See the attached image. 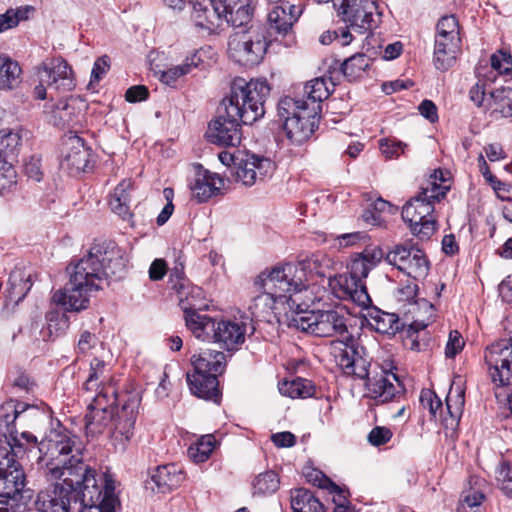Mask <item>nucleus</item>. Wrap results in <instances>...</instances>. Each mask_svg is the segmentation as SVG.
Wrapping results in <instances>:
<instances>
[{
    "label": "nucleus",
    "instance_id": "nucleus-1",
    "mask_svg": "<svg viewBox=\"0 0 512 512\" xmlns=\"http://www.w3.org/2000/svg\"><path fill=\"white\" fill-rule=\"evenodd\" d=\"M347 318L337 309L295 312L289 321V327L310 333L317 337H340L330 343V354L346 375L365 380L367 395L377 403L390 401L396 393L394 381H398L392 372V362L380 367V374L370 376V359L358 340L349 334Z\"/></svg>",
    "mask_w": 512,
    "mask_h": 512
},
{
    "label": "nucleus",
    "instance_id": "nucleus-2",
    "mask_svg": "<svg viewBox=\"0 0 512 512\" xmlns=\"http://www.w3.org/2000/svg\"><path fill=\"white\" fill-rule=\"evenodd\" d=\"M77 437L61 425L51 429L38 445L46 459L47 476L60 480L41 490L35 500L40 512H69L72 503H78L80 491L91 471L83 462Z\"/></svg>",
    "mask_w": 512,
    "mask_h": 512
},
{
    "label": "nucleus",
    "instance_id": "nucleus-3",
    "mask_svg": "<svg viewBox=\"0 0 512 512\" xmlns=\"http://www.w3.org/2000/svg\"><path fill=\"white\" fill-rule=\"evenodd\" d=\"M269 93L265 80L234 79L230 95L223 100L224 114L208 125L207 140L218 146H238L242 140L241 125H251L264 116V102Z\"/></svg>",
    "mask_w": 512,
    "mask_h": 512
},
{
    "label": "nucleus",
    "instance_id": "nucleus-4",
    "mask_svg": "<svg viewBox=\"0 0 512 512\" xmlns=\"http://www.w3.org/2000/svg\"><path fill=\"white\" fill-rule=\"evenodd\" d=\"M35 407L26 403L9 400L0 406V435L6 440L0 446V512H18L21 506V491L25 475L16 460L26 451L15 428V421Z\"/></svg>",
    "mask_w": 512,
    "mask_h": 512
},
{
    "label": "nucleus",
    "instance_id": "nucleus-5",
    "mask_svg": "<svg viewBox=\"0 0 512 512\" xmlns=\"http://www.w3.org/2000/svg\"><path fill=\"white\" fill-rule=\"evenodd\" d=\"M125 269L123 250L112 241H103L91 246L74 265L70 276L76 285L84 284L96 292L103 289L109 278H122Z\"/></svg>",
    "mask_w": 512,
    "mask_h": 512
},
{
    "label": "nucleus",
    "instance_id": "nucleus-6",
    "mask_svg": "<svg viewBox=\"0 0 512 512\" xmlns=\"http://www.w3.org/2000/svg\"><path fill=\"white\" fill-rule=\"evenodd\" d=\"M304 268L295 263L276 265L266 269L255 279L254 285L276 298L291 313L303 312L309 304L302 301L301 293L306 290Z\"/></svg>",
    "mask_w": 512,
    "mask_h": 512
},
{
    "label": "nucleus",
    "instance_id": "nucleus-7",
    "mask_svg": "<svg viewBox=\"0 0 512 512\" xmlns=\"http://www.w3.org/2000/svg\"><path fill=\"white\" fill-rule=\"evenodd\" d=\"M448 190L449 185L445 184L442 171H436L434 180L403 206L402 219L408 223L411 233L420 240H428L435 233L434 204L443 199Z\"/></svg>",
    "mask_w": 512,
    "mask_h": 512
},
{
    "label": "nucleus",
    "instance_id": "nucleus-8",
    "mask_svg": "<svg viewBox=\"0 0 512 512\" xmlns=\"http://www.w3.org/2000/svg\"><path fill=\"white\" fill-rule=\"evenodd\" d=\"M138 407L139 399L137 396H130L116 415L109 412L89 410L85 416L87 435L94 437L108 429L111 433L113 445L120 450H124L133 436Z\"/></svg>",
    "mask_w": 512,
    "mask_h": 512
},
{
    "label": "nucleus",
    "instance_id": "nucleus-9",
    "mask_svg": "<svg viewBox=\"0 0 512 512\" xmlns=\"http://www.w3.org/2000/svg\"><path fill=\"white\" fill-rule=\"evenodd\" d=\"M193 372L187 373L191 393L198 398L219 402L218 375L226 366L225 354L221 351L203 349L191 357Z\"/></svg>",
    "mask_w": 512,
    "mask_h": 512
},
{
    "label": "nucleus",
    "instance_id": "nucleus-10",
    "mask_svg": "<svg viewBox=\"0 0 512 512\" xmlns=\"http://www.w3.org/2000/svg\"><path fill=\"white\" fill-rule=\"evenodd\" d=\"M278 116L284 121L283 129L292 144L301 145L314 133L321 105L310 107L307 101L284 97L278 103Z\"/></svg>",
    "mask_w": 512,
    "mask_h": 512
},
{
    "label": "nucleus",
    "instance_id": "nucleus-11",
    "mask_svg": "<svg viewBox=\"0 0 512 512\" xmlns=\"http://www.w3.org/2000/svg\"><path fill=\"white\" fill-rule=\"evenodd\" d=\"M268 48L265 29L251 26L233 33L228 40L229 57L239 65L252 67L259 64Z\"/></svg>",
    "mask_w": 512,
    "mask_h": 512
},
{
    "label": "nucleus",
    "instance_id": "nucleus-12",
    "mask_svg": "<svg viewBox=\"0 0 512 512\" xmlns=\"http://www.w3.org/2000/svg\"><path fill=\"white\" fill-rule=\"evenodd\" d=\"M465 403L464 381L461 376L454 377L446 397V415L442 416V402L435 392L426 389L421 392L420 404L428 409L431 416L439 418L446 429L455 430L459 424Z\"/></svg>",
    "mask_w": 512,
    "mask_h": 512
},
{
    "label": "nucleus",
    "instance_id": "nucleus-13",
    "mask_svg": "<svg viewBox=\"0 0 512 512\" xmlns=\"http://www.w3.org/2000/svg\"><path fill=\"white\" fill-rule=\"evenodd\" d=\"M115 488L110 475L102 474L96 478L95 470L91 469L79 494V512H115L118 504Z\"/></svg>",
    "mask_w": 512,
    "mask_h": 512
},
{
    "label": "nucleus",
    "instance_id": "nucleus-14",
    "mask_svg": "<svg viewBox=\"0 0 512 512\" xmlns=\"http://www.w3.org/2000/svg\"><path fill=\"white\" fill-rule=\"evenodd\" d=\"M170 282L172 288L177 292L179 305L184 312L186 327L192 333L191 322H195L193 326H201L209 317L200 313L209 307L205 293L201 287L192 285L185 279L182 270L178 268H175L170 274Z\"/></svg>",
    "mask_w": 512,
    "mask_h": 512
},
{
    "label": "nucleus",
    "instance_id": "nucleus-15",
    "mask_svg": "<svg viewBox=\"0 0 512 512\" xmlns=\"http://www.w3.org/2000/svg\"><path fill=\"white\" fill-rule=\"evenodd\" d=\"M194 323L190 324L192 334L201 341L218 343L227 350H233L245 341V325L237 320L208 317L201 326H193Z\"/></svg>",
    "mask_w": 512,
    "mask_h": 512
},
{
    "label": "nucleus",
    "instance_id": "nucleus-16",
    "mask_svg": "<svg viewBox=\"0 0 512 512\" xmlns=\"http://www.w3.org/2000/svg\"><path fill=\"white\" fill-rule=\"evenodd\" d=\"M339 21L363 34L372 29L376 0H336L333 7Z\"/></svg>",
    "mask_w": 512,
    "mask_h": 512
},
{
    "label": "nucleus",
    "instance_id": "nucleus-17",
    "mask_svg": "<svg viewBox=\"0 0 512 512\" xmlns=\"http://www.w3.org/2000/svg\"><path fill=\"white\" fill-rule=\"evenodd\" d=\"M385 260L414 280L424 279L429 272V261L426 255L414 246L395 245L387 253Z\"/></svg>",
    "mask_w": 512,
    "mask_h": 512
},
{
    "label": "nucleus",
    "instance_id": "nucleus-18",
    "mask_svg": "<svg viewBox=\"0 0 512 512\" xmlns=\"http://www.w3.org/2000/svg\"><path fill=\"white\" fill-rule=\"evenodd\" d=\"M485 361L492 382L498 386L509 385L512 380V338L501 339L488 346Z\"/></svg>",
    "mask_w": 512,
    "mask_h": 512
},
{
    "label": "nucleus",
    "instance_id": "nucleus-19",
    "mask_svg": "<svg viewBox=\"0 0 512 512\" xmlns=\"http://www.w3.org/2000/svg\"><path fill=\"white\" fill-rule=\"evenodd\" d=\"M37 74L41 82L60 92H70L76 86L71 66L61 57L44 60Z\"/></svg>",
    "mask_w": 512,
    "mask_h": 512
},
{
    "label": "nucleus",
    "instance_id": "nucleus-20",
    "mask_svg": "<svg viewBox=\"0 0 512 512\" xmlns=\"http://www.w3.org/2000/svg\"><path fill=\"white\" fill-rule=\"evenodd\" d=\"M328 286L338 299L352 301L363 308L371 304L364 282H360L348 272L329 276Z\"/></svg>",
    "mask_w": 512,
    "mask_h": 512
},
{
    "label": "nucleus",
    "instance_id": "nucleus-21",
    "mask_svg": "<svg viewBox=\"0 0 512 512\" xmlns=\"http://www.w3.org/2000/svg\"><path fill=\"white\" fill-rule=\"evenodd\" d=\"M275 171V163L267 157L248 154L236 167V180L250 187L258 181L271 177Z\"/></svg>",
    "mask_w": 512,
    "mask_h": 512
},
{
    "label": "nucleus",
    "instance_id": "nucleus-22",
    "mask_svg": "<svg viewBox=\"0 0 512 512\" xmlns=\"http://www.w3.org/2000/svg\"><path fill=\"white\" fill-rule=\"evenodd\" d=\"M93 292L84 284L76 285L74 278L70 276L66 285L53 293L52 301L65 311L80 312L88 308Z\"/></svg>",
    "mask_w": 512,
    "mask_h": 512
},
{
    "label": "nucleus",
    "instance_id": "nucleus-23",
    "mask_svg": "<svg viewBox=\"0 0 512 512\" xmlns=\"http://www.w3.org/2000/svg\"><path fill=\"white\" fill-rule=\"evenodd\" d=\"M90 157V150L84 144L82 138L76 135L69 136L64 143L61 168L71 174L85 171Z\"/></svg>",
    "mask_w": 512,
    "mask_h": 512
},
{
    "label": "nucleus",
    "instance_id": "nucleus-24",
    "mask_svg": "<svg viewBox=\"0 0 512 512\" xmlns=\"http://www.w3.org/2000/svg\"><path fill=\"white\" fill-rule=\"evenodd\" d=\"M225 186V180L216 173L200 169L191 183L192 195L198 202H206L218 195Z\"/></svg>",
    "mask_w": 512,
    "mask_h": 512
},
{
    "label": "nucleus",
    "instance_id": "nucleus-25",
    "mask_svg": "<svg viewBox=\"0 0 512 512\" xmlns=\"http://www.w3.org/2000/svg\"><path fill=\"white\" fill-rule=\"evenodd\" d=\"M300 15V10L288 2L272 7L267 15L269 30L278 35H286Z\"/></svg>",
    "mask_w": 512,
    "mask_h": 512
},
{
    "label": "nucleus",
    "instance_id": "nucleus-26",
    "mask_svg": "<svg viewBox=\"0 0 512 512\" xmlns=\"http://www.w3.org/2000/svg\"><path fill=\"white\" fill-rule=\"evenodd\" d=\"M218 6L208 3L207 0L194 3L193 19L195 24L209 32L216 31L221 28L224 23L228 24L226 14L219 11Z\"/></svg>",
    "mask_w": 512,
    "mask_h": 512
},
{
    "label": "nucleus",
    "instance_id": "nucleus-27",
    "mask_svg": "<svg viewBox=\"0 0 512 512\" xmlns=\"http://www.w3.org/2000/svg\"><path fill=\"white\" fill-rule=\"evenodd\" d=\"M208 3L218 6L226 14L228 24L234 27L246 25L252 18L253 8L250 0H207Z\"/></svg>",
    "mask_w": 512,
    "mask_h": 512
},
{
    "label": "nucleus",
    "instance_id": "nucleus-28",
    "mask_svg": "<svg viewBox=\"0 0 512 512\" xmlns=\"http://www.w3.org/2000/svg\"><path fill=\"white\" fill-rule=\"evenodd\" d=\"M383 255L382 249L378 246L366 247L352 258L348 273L363 282L369 272L381 262Z\"/></svg>",
    "mask_w": 512,
    "mask_h": 512
},
{
    "label": "nucleus",
    "instance_id": "nucleus-29",
    "mask_svg": "<svg viewBox=\"0 0 512 512\" xmlns=\"http://www.w3.org/2000/svg\"><path fill=\"white\" fill-rule=\"evenodd\" d=\"M460 37H435L433 62L438 70L446 71L455 63Z\"/></svg>",
    "mask_w": 512,
    "mask_h": 512
},
{
    "label": "nucleus",
    "instance_id": "nucleus-30",
    "mask_svg": "<svg viewBox=\"0 0 512 512\" xmlns=\"http://www.w3.org/2000/svg\"><path fill=\"white\" fill-rule=\"evenodd\" d=\"M83 107V101L74 97L59 101L53 111L54 125L74 127L80 121Z\"/></svg>",
    "mask_w": 512,
    "mask_h": 512
},
{
    "label": "nucleus",
    "instance_id": "nucleus-31",
    "mask_svg": "<svg viewBox=\"0 0 512 512\" xmlns=\"http://www.w3.org/2000/svg\"><path fill=\"white\" fill-rule=\"evenodd\" d=\"M158 491L165 493L180 486L185 480V474L178 464H167L157 467L151 476Z\"/></svg>",
    "mask_w": 512,
    "mask_h": 512
},
{
    "label": "nucleus",
    "instance_id": "nucleus-32",
    "mask_svg": "<svg viewBox=\"0 0 512 512\" xmlns=\"http://www.w3.org/2000/svg\"><path fill=\"white\" fill-rule=\"evenodd\" d=\"M261 293L255 296L252 300L249 310L252 318L256 320H268L269 316L275 311L290 312L286 306L281 305L280 302L269 295L267 291L260 290Z\"/></svg>",
    "mask_w": 512,
    "mask_h": 512
},
{
    "label": "nucleus",
    "instance_id": "nucleus-33",
    "mask_svg": "<svg viewBox=\"0 0 512 512\" xmlns=\"http://www.w3.org/2000/svg\"><path fill=\"white\" fill-rule=\"evenodd\" d=\"M202 63L203 59L200 51H195L187 56L182 64L161 71L159 80L168 86H173L180 77L190 74L194 69L199 68Z\"/></svg>",
    "mask_w": 512,
    "mask_h": 512
},
{
    "label": "nucleus",
    "instance_id": "nucleus-34",
    "mask_svg": "<svg viewBox=\"0 0 512 512\" xmlns=\"http://www.w3.org/2000/svg\"><path fill=\"white\" fill-rule=\"evenodd\" d=\"M296 265L303 267L305 273L306 269H309L319 277H327L329 279V276H333L332 272L336 271L341 263L328 254L317 252Z\"/></svg>",
    "mask_w": 512,
    "mask_h": 512
},
{
    "label": "nucleus",
    "instance_id": "nucleus-35",
    "mask_svg": "<svg viewBox=\"0 0 512 512\" xmlns=\"http://www.w3.org/2000/svg\"><path fill=\"white\" fill-rule=\"evenodd\" d=\"M21 68L15 60L0 56V90H13L21 83Z\"/></svg>",
    "mask_w": 512,
    "mask_h": 512
},
{
    "label": "nucleus",
    "instance_id": "nucleus-36",
    "mask_svg": "<svg viewBox=\"0 0 512 512\" xmlns=\"http://www.w3.org/2000/svg\"><path fill=\"white\" fill-rule=\"evenodd\" d=\"M130 189L131 182L129 180L121 181L114 192L110 196V206L114 213L119 215L122 219H127L131 216L130 212Z\"/></svg>",
    "mask_w": 512,
    "mask_h": 512
},
{
    "label": "nucleus",
    "instance_id": "nucleus-37",
    "mask_svg": "<svg viewBox=\"0 0 512 512\" xmlns=\"http://www.w3.org/2000/svg\"><path fill=\"white\" fill-rule=\"evenodd\" d=\"M279 391L282 395L295 398H309L314 396L316 387L311 380L297 377L279 383Z\"/></svg>",
    "mask_w": 512,
    "mask_h": 512
},
{
    "label": "nucleus",
    "instance_id": "nucleus-38",
    "mask_svg": "<svg viewBox=\"0 0 512 512\" xmlns=\"http://www.w3.org/2000/svg\"><path fill=\"white\" fill-rule=\"evenodd\" d=\"M293 512H325L323 504L310 491L299 488L291 492Z\"/></svg>",
    "mask_w": 512,
    "mask_h": 512
},
{
    "label": "nucleus",
    "instance_id": "nucleus-39",
    "mask_svg": "<svg viewBox=\"0 0 512 512\" xmlns=\"http://www.w3.org/2000/svg\"><path fill=\"white\" fill-rule=\"evenodd\" d=\"M334 86L335 84L331 82V89L327 84L326 79L323 77L312 79L311 81L307 82L303 88V96L306 97V100H301L307 101L310 107H314V105H320V102L329 97L333 91Z\"/></svg>",
    "mask_w": 512,
    "mask_h": 512
},
{
    "label": "nucleus",
    "instance_id": "nucleus-40",
    "mask_svg": "<svg viewBox=\"0 0 512 512\" xmlns=\"http://www.w3.org/2000/svg\"><path fill=\"white\" fill-rule=\"evenodd\" d=\"M481 480L471 478L470 487L462 492L458 512H480V506L485 498L483 492L479 489Z\"/></svg>",
    "mask_w": 512,
    "mask_h": 512
},
{
    "label": "nucleus",
    "instance_id": "nucleus-41",
    "mask_svg": "<svg viewBox=\"0 0 512 512\" xmlns=\"http://www.w3.org/2000/svg\"><path fill=\"white\" fill-rule=\"evenodd\" d=\"M369 324L375 331L394 335L400 328L399 318L394 313L376 310L370 314Z\"/></svg>",
    "mask_w": 512,
    "mask_h": 512
},
{
    "label": "nucleus",
    "instance_id": "nucleus-42",
    "mask_svg": "<svg viewBox=\"0 0 512 512\" xmlns=\"http://www.w3.org/2000/svg\"><path fill=\"white\" fill-rule=\"evenodd\" d=\"M371 59L362 53H356L346 59L341 65L343 76L348 81H355L361 78L370 66Z\"/></svg>",
    "mask_w": 512,
    "mask_h": 512
},
{
    "label": "nucleus",
    "instance_id": "nucleus-43",
    "mask_svg": "<svg viewBox=\"0 0 512 512\" xmlns=\"http://www.w3.org/2000/svg\"><path fill=\"white\" fill-rule=\"evenodd\" d=\"M492 114L495 117H512V89L499 88L490 92Z\"/></svg>",
    "mask_w": 512,
    "mask_h": 512
},
{
    "label": "nucleus",
    "instance_id": "nucleus-44",
    "mask_svg": "<svg viewBox=\"0 0 512 512\" xmlns=\"http://www.w3.org/2000/svg\"><path fill=\"white\" fill-rule=\"evenodd\" d=\"M109 380L107 365L103 360L94 358L90 363V373L84 383L86 391L98 390L103 386H108L106 382Z\"/></svg>",
    "mask_w": 512,
    "mask_h": 512
},
{
    "label": "nucleus",
    "instance_id": "nucleus-45",
    "mask_svg": "<svg viewBox=\"0 0 512 512\" xmlns=\"http://www.w3.org/2000/svg\"><path fill=\"white\" fill-rule=\"evenodd\" d=\"M216 440L214 436L208 434L200 437L195 443L191 444L187 450L188 457L194 463H202L209 459L215 448Z\"/></svg>",
    "mask_w": 512,
    "mask_h": 512
},
{
    "label": "nucleus",
    "instance_id": "nucleus-46",
    "mask_svg": "<svg viewBox=\"0 0 512 512\" xmlns=\"http://www.w3.org/2000/svg\"><path fill=\"white\" fill-rule=\"evenodd\" d=\"M96 391L97 393L88 404V410L114 413V404L116 401V391L114 387L103 386Z\"/></svg>",
    "mask_w": 512,
    "mask_h": 512
},
{
    "label": "nucleus",
    "instance_id": "nucleus-47",
    "mask_svg": "<svg viewBox=\"0 0 512 512\" xmlns=\"http://www.w3.org/2000/svg\"><path fill=\"white\" fill-rule=\"evenodd\" d=\"M33 11L34 7L29 5L6 10L5 13L0 14V33L17 27L21 21L27 20Z\"/></svg>",
    "mask_w": 512,
    "mask_h": 512
},
{
    "label": "nucleus",
    "instance_id": "nucleus-48",
    "mask_svg": "<svg viewBox=\"0 0 512 512\" xmlns=\"http://www.w3.org/2000/svg\"><path fill=\"white\" fill-rule=\"evenodd\" d=\"M279 484L278 475L274 471H266L254 479L252 484L253 494H272L279 488Z\"/></svg>",
    "mask_w": 512,
    "mask_h": 512
},
{
    "label": "nucleus",
    "instance_id": "nucleus-49",
    "mask_svg": "<svg viewBox=\"0 0 512 512\" xmlns=\"http://www.w3.org/2000/svg\"><path fill=\"white\" fill-rule=\"evenodd\" d=\"M9 293L16 302L21 301L31 287L29 278L24 279L20 271H14L9 276Z\"/></svg>",
    "mask_w": 512,
    "mask_h": 512
},
{
    "label": "nucleus",
    "instance_id": "nucleus-50",
    "mask_svg": "<svg viewBox=\"0 0 512 512\" xmlns=\"http://www.w3.org/2000/svg\"><path fill=\"white\" fill-rule=\"evenodd\" d=\"M491 68V76H487V78L484 79V81H494L496 78L494 71L498 72L499 74L509 73L512 70L511 55L502 51H498L497 53L493 54L491 56Z\"/></svg>",
    "mask_w": 512,
    "mask_h": 512
},
{
    "label": "nucleus",
    "instance_id": "nucleus-51",
    "mask_svg": "<svg viewBox=\"0 0 512 512\" xmlns=\"http://www.w3.org/2000/svg\"><path fill=\"white\" fill-rule=\"evenodd\" d=\"M435 37H460V27L454 15L443 16L436 25Z\"/></svg>",
    "mask_w": 512,
    "mask_h": 512
},
{
    "label": "nucleus",
    "instance_id": "nucleus-52",
    "mask_svg": "<svg viewBox=\"0 0 512 512\" xmlns=\"http://www.w3.org/2000/svg\"><path fill=\"white\" fill-rule=\"evenodd\" d=\"M496 481L500 490L512 499V465L502 462L496 470Z\"/></svg>",
    "mask_w": 512,
    "mask_h": 512
},
{
    "label": "nucleus",
    "instance_id": "nucleus-53",
    "mask_svg": "<svg viewBox=\"0 0 512 512\" xmlns=\"http://www.w3.org/2000/svg\"><path fill=\"white\" fill-rule=\"evenodd\" d=\"M17 185V173L11 166L4 164L3 172L0 173V195L8 196L13 193Z\"/></svg>",
    "mask_w": 512,
    "mask_h": 512
},
{
    "label": "nucleus",
    "instance_id": "nucleus-54",
    "mask_svg": "<svg viewBox=\"0 0 512 512\" xmlns=\"http://www.w3.org/2000/svg\"><path fill=\"white\" fill-rule=\"evenodd\" d=\"M305 476L308 482L313 483L315 486H318L319 488L341 492L339 486L333 483L326 475H324L321 471L317 469H312L308 471L305 474Z\"/></svg>",
    "mask_w": 512,
    "mask_h": 512
},
{
    "label": "nucleus",
    "instance_id": "nucleus-55",
    "mask_svg": "<svg viewBox=\"0 0 512 512\" xmlns=\"http://www.w3.org/2000/svg\"><path fill=\"white\" fill-rule=\"evenodd\" d=\"M407 147L405 143L397 141L395 139H381L380 150L386 159H392L399 157L404 153V149Z\"/></svg>",
    "mask_w": 512,
    "mask_h": 512
},
{
    "label": "nucleus",
    "instance_id": "nucleus-56",
    "mask_svg": "<svg viewBox=\"0 0 512 512\" xmlns=\"http://www.w3.org/2000/svg\"><path fill=\"white\" fill-rule=\"evenodd\" d=\"M98 338L95 334L85 330L81 332L77 345H76V353L78 355H87L92 349H94L98 344Z\"/></svg>",
    "mask_w": 512,
    "mask_h": 512
},
{
    "label": "nucleus",
    "instance_id": "nucleus-57",
    "mask_svg": "<svg viewBox=\"0 0 512 512\" xmlns=\"http://www.w3.org/2000/svg\"><path fill=\"white\" fill-rule=\"evenodd\" d=\"M421 307L424 309V311L427 315L423 318H416L411 323L410 328L412 330H415L416 332L425 329L428 325L433 323L435 320V308L431 303L423 300L421 303Z\"/></svg>",
    "mask_w": 512,
    "mask_h": 512
},
{
    "label": "nucleus",
    "instance_id": "nucleus-58",
    "mask_svg": "<svg viewBox=\"0 0 512 512\" xmlns=\"http://www.w3.org/2000/svg\"><path fill=\"white\" fill-rule=\"evenodd\" d=\"M392 431L383 426L374 427L368 434V442L375 447L388 443L392 438Z\"/></svg>",
    "mask_w": 512,
    "mask_h": 512
},
{
    "label": "nucleus",
    "instance_id": "nucleus-59",
    "mask_svg": "<svg viewBox=\"0 0 512 512\" xmlns=\"http://www.w3.org/2000/svg\"><path fill=\"white\" fill-rule=\"evenodd\" d=\"M464 344V339L457 330L450 331L445 347V356L454 358L463 349Z\"/></svg>",
    "mask_w": 512,
    "mask_h": 512
},
{
    "label": "nucleus",
    "instance_id": "nucleus-60",
    "mask_svg": "<svg viewBox=\"0 0 512 512\" xmlns=\"http://www.w3.org/2000/svg\"><path fill=\"white\" fill-rule=\"evenodd\" d=\"M368 236L364 232L345 233L335 237V242L339 247H351L359 243L366 242Z\"/></svg>",
    "mask_w": 512,
    "mask_h": 512
},
{
    "label": "nucleus",
    "instance_id": "nucleus-61",
    "mask_svg": "<svg viewBox=\"0 0 512 512\" xmlns=\"http://www.w3.org/2000/svg\"><path fill=\"white\" fill-rule=\"evenodd\" d=\"M477 76L479 78L478 82L470 89L469 91V97L471 99V101L477 105V106H481L484 99H485V95H486V87H485V83H482V77L483 78H486L485 75H483L481 73V70L478 69L477 70Z\"/></svg>",
    "mask_w": 512,
    "mask_h": 512
},
{
    "label": "nucleus",
    "instance_id": "nucleus-62",
    "mask_svg": "<svg viewBox=\"0 0 512 512\" xmlns=\"http://www.w3.org/2000/svg\"><path fill=\"white\" fill-rule=\"evenodd\" d=\"M109 57L102 56L98 58L93 65V69L91 72V81H100L103 76L107 73L110 65H109Z\"/></svg>",
    "mask_w": 512,
    "mask_h": 512
},
{
    "label": "nucleus",
    "instance_id": "nucleus-63",
    "mask_svg": "<svg viewBox=\"0 0 512 512\" xmlns=\"http://www.w3.org/2000/svg\"><path fill=\"white\" fill-rule=\"evenodd\" d=\"M149 95L148 89L144 85H136L130 87L125 93L126 101L130 103L140 102L147 99Z\"/></svg>",
    "mask_w": 512,
    "mask_h": 512
},
{
    "label": "nucleus",
    "instance_id": "nucleus-64",
    "mask_svg": "<svg viewBox=\"0 0 512 512\" xmlns=\"http://www.w3.org/2000/svg\"><path fill=\"white\" fill-rule=\"evenodd\" d=\"M271 440L280 448L292 447L296 443L295 435L288 431L273 434Z\"/></svg>",
    "mask_w": 512,
    "mask_h": 512
}]
</instances>
